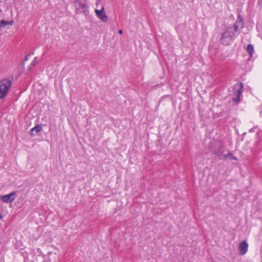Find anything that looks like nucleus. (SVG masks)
<instances>
[{
    "label": "nucleus",
    "instance_id": "nucleus-1",
    "mask_svg": "<svg viewBox=\"0 0 262 262\" xmlns=\"http://www.w3.org/2000/svg\"><path fill=\"white\" fill-rule=\"evenodd\" d=\"M235 32L231 27L227 28L226 30L221 34L220 41L222 44L228 45L230 41L232 40L235 36Z\"/></svg>",
    "mask_w": 262,
    "mask_h": 262
},
{
    "label": "nucleus",
    "instance_id": "nucleus-2",
    "mask_svg": "<svg viewBox=\"0 0 262 262\" xmlns=\"http://www.w3.org/2000/svg\"><path fill=\"white\" fill-rule=\"evenodd\" d=\"M11 84L12 80L8 79H4L0 81V99L6 96Z\"/></svg>",
    "mask_w": 262,
    "mask_h": 262
},
{
    "label": "nucleus",
    "instance_id": "nucleus-3",
    "mask_svg": "<svg viewBox=\"0 0 262 262\" xmlns=\"http://www.w3.org/2000/svg\"><path fill=\"white\" fill-rule=\"evenodd\" d=\"M95 12L97 16L103 22L107 21L108 16L106 14L104 7H102L100 10L95 9Z\"/></svg>",
    "mask_w": 262,
    "mask_h": 262
},
{
    "label": "nucleus",
    "instance_id": "nucleus-4",
    "mask_svg": "<svg viewBox=\"0 0 262 262\" xmlns=\"http://www.w3.org/2000/svg\"><path fill=\"white\" fill-rule=\"evenodd\" d=\"M244 26V23L243 18L239 15L237 17V19L234 25V29H233V30L235 33H236L238 31L239 28H243Z\"/></svg>",
    "mask_w": 262,
    "mask_h": 262
},
{
    "label": "nucleus",
    "instance_id": "nucleus-5",
    "mask_svg": "<svg viewBox=\"0 0 262 262\" xmlns=\"http://www.w3.org/2000/svg\"><path fill=\"white\" fill-rule=\"evenodd\" d=\"M15 192L13 191L11 193L4 195L1 196L2 200L5 203H10L15 200L14 195Z\"/></svg>",
    "mask_w": 262,
    "mask_h": 262
},
{
    "label": "nucleus",
    "instance_id": "nucleus-6",
    "mask_svg": "<svg viewBox=\"0 0 262 262\" xmlns=\"http://www.w3.org/2000/svg\"><path fill=\"white\" fill-rule=\"evenodd\" d=\"M248 245L245 241H243L240 243L239 245V249L240 253L242 255H244L248 250Z\"/></svg>",
    "mask_w": 262,
    "mask_h": 262
},
{
    "label": "nucleus",
    "instance_id": "nucleus-7",
    "mask_svg": "<svg viewBox=\"0 0 262 262\" xmlns=\"http://www.w3.org/2000/svg\"><path fill=\"white\" fill-rule=\"evenodd\" d=\"M243 91V89L242 85L241 84V87L239 89L235 92V94L236 95V97L233 98V100L235 102H238L239 101V98L242 95V93Z\"/></svg>",
    "mask_w": 262,
    "mask_h": 262
},
{
    "label": "nucleus",
    "instance_id": "nucleus-8",
    "mask_svg": "<svg viewBox=\"0 0 262 262\" xmlns=\"http://www.w3.org/2000/svg\"><path fill=\"white\" fill-rule=\"evenodd\" d=\"M14 24L13 20L7 21L5 20H1L0 21V29L2 28H5L7 25L12 26Z\"/></svg>",
    "mask_w": 262,
    "mask_h": 262
},
{
    "label": "nucleus",
    "instance_id": "nucleus-9",
    "mask_svg": "<svg viewBox=\"0 0 262 262\" xmlns=\"http://www.w3.org/2000/svg\"><path fill=\"white\" fill-rule=\"evenodd\" d=\"M76 6L77 7V9H81V12H85L86 10L87 7L85 4H81V3L77 1L76 3Z\"/></svg>",
    "mask_w": 262,
    "mask_h": 262
},
{
    "label": "nucleus",
    "instance_id": "nucleus-10",
    "mask_svg": "<svg viewBox=\"0 0 262 262\" xmlns=\"http://www.w3.org/2000/svg\"><path fill=\"white\" fill-rule=\"evenodd\" d=\"M247 51L251 57L254 52L253 46L251 44H249L247 48Z\"/></svg>",
    "mask_w": 262,
    "mask_h": 262
},
{
    "label": "nucleus",
    "instance_id": "nucleus-11",
    "mask_svg": "<svg viewBox=\"0 0 262 262\" xmlns=\"http://www.w3.org/2000/svg\"><path fill=\"white\" fill-rule=\"evenodd\" d=\"M223 159H229L231 160H237V159L232 154L229 152L227 154L223 155Z\"/></svg>",
    "mask_w": 262,
    "mask_h": 262
},
{
    "label": "nucleus",
    "instance_id": "nucleus-12",
    "mask_svg": "<svg viewBox=\"0 0 262 262\" xmlns=\"http://www.w3.org/2000/svg\"><path fill=\"white\" fill-rule=\"evenodd\" d=\"M213 154L219 157L221 159H223L224 154L223 150L221 148L214 150Z\"/></svg>",
    "mask_w": 262,
    "mask_h": 262
},
{
    "label": "nucleus",
    "instance_id": "nucleus-13",
    "mask_svg": "<svg viewBox=\"0 0 262 262\" xmlns=\"http://www.w3.org/2000/svg\"><path fill=\"white\" fill-rule=\"evenodd\" d=\"M42 130V127L40 125H36L35 127L32 128V132L35 131L36 133H38Z\"/></svg>",
    "mask_w": 262,
    "mask_h": 262
},
{
    "label": "nucleus",
    "instance_id": "nucleus-14",
    "mask_svg": "<svg viewBox=\"0 0 262 262\" xmlns=\"http://www.w3.org/2000/svg\"><path fill=\"white\" fill-rule=\"evenodd\" d=\"M36 58H35L34 61H33L31 63V65L32 66H34L36 64V62H35V59H36Z\"/></svg>",
    "mask_w": 262,
    "mask_h": 262
},
{
    "label": "nucleus",
    "instance_id": "nucleus-15",
    "mask_svg": "<svg viewBox=\"0 0 262 262\" xmlns=\"http://www.w3.org/2000/svg\"><path fill=\"white\" fill-rule=\"evenodd\" d=\"M119 33L120 34H122L123 33V31H122V30H119Z\"/></svg>",
    "mask_w": 262,
    "mask_h": 262
},
{
    "label": "nucleus",
    "instance_id": "nucleus-16",
    "mask_svg": "<svg viewBox=\"0 0 262 262\" xmlns=\"http://www.w3.org/2000/svg\"><path fill=\"white\" fill-rule=\"evenodd\" d=\"M97 1V5L98 4V3L100 2V0H96Z\"/></svg>",
    "mask_w": 262,
    "mask_h": 262
},
{
    "label": "nucleus",
    "instance_id": "nucleus-17",
    "mask_svg": "<svg viewBox=\"0 0 262 262\" xmlns=\"http://www.w3.org/2000/svg\"><path fill=\"white\" fill-rule=\"evenodd\" d=\"M3 218L2 215L0 214V219H2Z\"/></svg>",
    "mask_w": 262,
    "mask_h": 262
}]
</instances>
